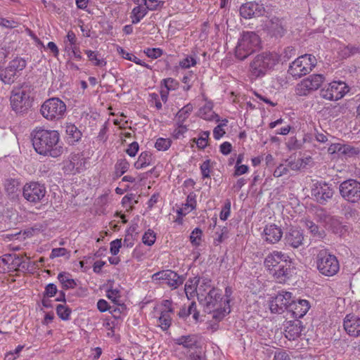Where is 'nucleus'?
<instances>
[{
  "mask_svg": "<svg viewBox=\"0 0 360 360\" xmlns=\"http://www.w3.org/2000/svg\"><path fill=\"white\" fill-rule=\"evenodd\" d=\"M129 163L125 159L119 160L115 164V174L117 177L121 176L129 169Z\"/></svg>",
  "mask_w": 360,
  "mask_h": 360,
  "instance_id": "42",
  "label": "nucleus"
},
{
  "mask_svg": "<svg viewBox=\"0 0 360 360\" xmlns=\"http://www.w3.org/2000/svg\"><path fill=\"white\" fill-rule=\"evenodd\" d=\"M152 154L148 151L142 152L138 160L134 163L136 169H139L146 167L151 164Z\"/></svg>",
  "mask_w": 360,
  "mask_h": 360,
  "instance_id": "33",
  "label": "nucleus"
},
{
  "mask_svg": "<svg viewBox=\"0 0 360 360\" xmlns=\"http://www.w3.org/2000/svg\"><path fill=\"white\" fill-rule=\"evenodd\" d=\"M303 240V233L299 229H290L285 236V244L293 248H297L302 245Z\"/></svg>",
  "mask_w": 360,
  "mask_h": 360,
  "instance_id": "23",
  "label": "nucleus"
},
{
  "mask_svg": "<svg viewBox=\"0 0 360 360\" xmlns=\"http://www.w3.org/2000/svg\"><path fill=\"white\" fill-rule=\"evenodd\" d=\"M339 192L345 200L357 203L360 201V181L353 179L345 180L339 186Z\"/></svg>",
  "mask_w": 360,
  "mask_h": 360,
  "instance_id": "9",
  "label": "nucleus"
},
{
  "mask_svg": "<svg viewBox=\"0 0 360 360\" xmlns=\"http://www.w3.org/2000/svg\"><path fill=\"white\" fill-rule=\"evenodd\" d=\"M312 198L321 205H326L333 196L334 191L331 185L323 181L313 184L311 188Z\"/></svg>",
  "mask_w": 360,
  "mask_h": 360,
  "instance_id": "11",
  "label": "nucleus"
},
{
  "mask_svg": "<svg viewBox=\"0 0 360 360\" xmlns=\"http://www.w3.org/2000/svg\"><path fill=\"white\" fill-rule=\"evenodd\" d=\"M262 236L264 240L269 244H275L278 243L282 238L283 231L280 226L275 224L266 225Z\"/></svg>",
  "mask_w": 360,
  "mask_h": 360,
  "instance_id": "20",
  "label": "nucleus"
},
{
  "mask_svg": "<svg viewBox=\"0 0 360 360\" xmlns=\"http://www.w3.org/2000/svg\"><path fill=\"white\" fill-rule=\"evenodd\" d=\"M315 262L317 270L324 276H333L340 270V263L338 258L326 249L319 251L316 256Z\"/></svg>",
  "mask_w": 360,
  "mask_h": 360,
  "instance_id": "4",
  "label": "nucleus"
},
{
  "mask_svg": "<svg viewBox=\"0 0 360 360\" xmlns=\"http://www.w3.org/2000/svg\"><path fill=\"white\" fill-rule=\"evenodd\" d=\"M46 194V188L44 184L39 181L26 183L22 188V196L31 203L41 202Z\"/></svg>",
  "mask_w": 360,
  "mask_h": 360,
  "instance_id": "8",
  "label": "nucleus"
},
{
  "mask_svg": "<svg viewBox=\"0 0 360 360\" xmlns=\"http://www.w3.org/2000/svg\"><path fill=\"white\" fill-rule=\"evenodd\" d=\"M58 279L65 290L75 288L77 285L76 281L71 278L70 274L60 272L58 275Z\"/></svg>",
  "mask_w": 360,
  "mask_h": 360,
  "instance_id": "32",
  "label": "nucleus"
},
{
  "mask_svg": "<svg viewBox=\"0 0 360 360\" xmlns=\"http://www.w3.org/2000/svg\"><path fill=\"white\" fill-rule=\"evenodd\" d=\"M26 65L27 63L25 59L16 58L10 62L8 67L17 73V72L22 70L26 67Z\"/></svg>",
  "mask_w": 360,
  "mask_h": 360,
  "instance_id": "41",
  "label": "nucleus"
},
{
  "mask_svg": "<svg viewBox=\"0 0 360 360\" xmlns=\"http://www.w3.org/2000/svg\"><path fill=\"white\" fill-rule=\"evenodd\" d=\"M325 79L322 74H314L309 76L299 83L295 89L297 95L307 96L311 91L318 89Z\"/></svg>",
  "mask_w": 360,
  "mask_h": 360,
  "instance_id": "12",
  "label": "nucleus"
},
{
  "mask_svg": "<svg viewBox=\"0 0 360 360\" xmlns=\"http://www.w3.org/2000/svg\"><path fill=\"white\" fill-rule=\"evenodd\" d=\"M122 246V239H116L110 243V252L112 255H117Z\"/></svg>",
  "mask_w": 360,
  "mask_h": 360,
  "instance_id": "56",
  "label": "nucleus"
},
{
  "mask_svg": "<svg viewBox=\"0 0 360 360\" xmlns=\"http://www.w3.org/2000/svg\"><path fill=\"white\" fill-rule=\"evenodd\" d=\"M348 91L349 88L345 82L335 81L321 89L320 96L330 101H338L342 98Z\"/></svg>",
  "mask_w": 360,
  "mask_h": 360,
  "instance_id": "13",
  "label": "nucleus"
},
{
  "mask_svg": "<svg viewBox=\"0 0 360 360\" xmlns=\"http://www.w3.org/2000/svg\"><path fill=\"white\" fill-rule=\"evenodd\" d=\"M30 136L33 148L38 154L56 158L63 153V143L58 131L36 128Z\"/></svg>",
  "mask_w": 360,
  "mask_h": 360,
  "instance_id": "1",
  "label": "nucleus"
},
{
  "mask_svg": "<svg viewBox=\"0 0 360 360\" xmlns=\"http://www.w3.org/2000/svg\"><path fill=\"white\" fill-rule=\"evenodd\" d=\"M195 64L196 60L192 56H187L179 63L180 66L183 68H189Z\"/></svg>",
  "mask_w": 360,
  "mask_h": 360,
  "instance_id": "55",
  "label": "nucleus"
},
{
  "mask_svg": "<svg viewBox=\"0 0 360 360\" xmlns=\"http://www.w3.org/2000/svg\"><path fill=\"white\" fill-rule=\"evenodd\" d=\"M97 308L101 312H105L111 309V307L105 300L101 299L97 302Z\"/></svg>",
  "mask_w": 360,
  "mask_h": 360,
  "instance_id": "63",
  "label": "nucleus"
},
{
  "mask_svg": "<svg viewBox=\"0 0 360 360\" xmlns=\"http://www.w3.org/2000/svg\"><path fill=\"white\" fill-rule=\"evenodd\" d=\"M198 300L203 306L204 311L210 314L214 309L224 306V300L218 290L212 288L207 295L198 294Z\"/></svg>",
  "mask_w": 360,
  "mask_h": 360,
  "instance_id": "10",
  "label": "nucleus"
},
{
  "mask_svg": "<svg viewBox=\"0 0 360 360\" xmlns=\"http://www.w3.org/2000/svg\"><path fill=\"white\" fill-rule=\"evenodd\" d=\"M292 300V294L290 292L283 290L278 291V294L272 297L269 304V309L271 313L282 314L287 310L288 305Z\"/></svg>",
  "mask_w": 360,
  "mask_h": 360,
  "instance_id": "14",
  "label": "nucleus"
},
{
  "mask_svg": "<svg viewBox=\"0 0 360 360\" xmlns=\"http://www.w3.org/2000/svg\"><path fill=\"white\" fill-rule=\"evenodd\" d=\"M200 285L198 286V291L202 293V291H205L207 288L211 287V280L208 278L202 277L200 278Z\"/></svg>",
  "mask_w": 360,
  "mask_h": 360,
  "instance_id": "58",
  "label": "nucleus"
},
{
  "mask_svg": "<svg viewBox=\"0 0 360 360\" xmlns=\"http://www.w3.org/2000/svg\"><path fill=\"white\" fill-rule=\"evenodd\" d=\"M265 12L263 5L255 1L246 2L240 7V15L245 19L262 16Z\"/></svg>",
  "mask_w": 360,
  "mask_h": 360,
  "instance_id": "17",
  "label": "nucleus"
},
{
  "mask_svg": "<svg viewBox=\"0 0 360 360\" xmlns=\"http://www.w3.org/2000/svg\"><path fill=\"white\" fill-rule=\"evenodd\" d=\"M42 116L48 120L61 119L66 112V105L58 98L47 99L40 109Z\"/></svg>",
  "mask_w": 360,
  "mask_h": 360,
  "instance_id": "7",
  "label": "nucleus"
},
{
  "mask_svg": "<svg viewBox=\"0 0 360 360\" xmlns=\"http://www.w3.org/2000/svg\"><path fill=\"white\" fill-rule=\"evenodd\" d=\"M70 162L72 163L76 167H79L83 163V158H82V155L79 153L72 154L70 156Z\"/></svg>",
  "mask_w": 360,
  "mask_h": 360,
  "instance_id": "62",
  "label": "nucleus"
},
{
  "mask_svg": "<svg viewBox=\"0 0 360 360\" xmlns=\"http://www.w3.org/2000/svg\"><path fill=\"white\" fill-rule=\"evenodd\" d=\"M56 314L63 321H68L70 319L72 309L65 304H58L56 307Z\"/></svg>",
  "mask_w": 360,
  "mask_h": 360,
  "instance_id": "37",
  "label": "nucleus"
},
{
  "mask_svg": "<svg viewBox=\"0 0 360 360\" xmlns=\"http://www.w3.org/2000/svg\"><path fill=\"white\" fill-rule=\"evenodd\" d=\"M171 140L169 139L159 138L157 139L155 147L158 150H167L171 146Z\"/></svg>",
  "mask_w": 360,
  "mask_h": 360,
  "instance_id": "48",
  "label": "nucleus"
},
{
  "mask_svg": "<svg viewBox=\"0 0 360 360\" xmlns=\"http://www.w3.org/2000/svg\"><path fill=\"white\" fill-rule=\"evenodd\" d=\"M156 236L155 233L151 229H148L145 232L142 237V241L145 245L151 246L155 242Z\"/></svg>",
  "mask_w": 360,
  "mask_h": 360,
  "instance_id": "47",
  "label": "nucleus"
},
{
  "mask_svg": "<svg viewBox=\"0 0 360 360\" xmlns=\"http://www.w3.org/2000/svg\"><path fill=\"white\" fill-rule=\"evenodd\" d=\"M179 85V82L173 78L169 77L162 79L161 82L160 96L163 102L167 101L169 91L176 89Z\"/></svg>",
  "mask_w": 360,
  "mask_h": 360,
  "instance_id": "25",
  "label": "nucleus"
},
{
  "mask_svg": "<svg viewBox=\"0 0 360 360\" xmlns=\"http://www.w3.org/2000/svg\"><path fill=\"white\" fill-rule=\"evenodd\" d=\"M139 144L137 142L134 141L129 145L127 149L126 150V153L131 157H134L138 150H139Z\"/></svg>",
  "mask_w": 360,
  "mask_h": 360,
  "instance_id": "59",
  "label": "nucleus"
},
{
  "mask_svg": "<svg viewBox=\"0 0 360 360\" xmlns=\"http://www.w3.org/2000/svg\"><path fill=\"white\" fill-rule=\"evenodd\" d=\"M147 14L146 8L141 6H136L131 12V18L133 24H137Z\"/></svg>",
  "mask_w": 360,
  "mask_h": 360,
  "instance_id": "40",
  "label": "nucleus"
},
{
  "mask_svg": "<svg viewBox=\"0 0 360 360\" xmlns=\"http://www.w3.org/2000/svg\"><path fill=\"white\" fill-rule=\"evenodd\" d=\"M159 326L163 330H167L172 324V318L168 311H162L158 319Z\"/></svg>",
  "mask_w": 360,
  "mask_h": 360,
  "instance_id": "43",
  "label": "nucleus"
},
{
  "mask_svg": "<svg viewBox=\"0 0 360 360\" xmlns=\"http://www.w3.org/2000/svg\"><path fill=\"white\" fill-rule=\"evenodd\" d=\"M306 226L309 231L314 235L319 237H322L323 233L319 231V226L311 221H307L305 222Z\"/></svg>",
  "mask_w": 360,
  "mask_h": 360,
  "instance_id": "53",
  "label": "nucleus"
},
{
  "mask_svg": "<svg viewBox=\"0 0 360 360\" xmlns=\"http://www.w3.org/2000/svg\"><path fill=\"white\" fill-rule=\"evenodd\" d=\"M261 40L254 32H243L235 48L236 57L243 60L259 49Z\"/></svg>",
  "mask_w": 360,
  "mask_h": 360,
  "instance_id": "3",
  "label": "nucleus"
},
{
  "mask_svg": "<svg viewBox=\"0 0 360 360\" xmlns=\"http://www.w3.org/2000/svg\"><path fill=\"white\" fill-rule=\"evenodd\" d=\"M65 131L68 141L71 145L78 142L82 136L81 131L75 124L71 123L66 124Z\"/></svg>",
  "mask_w": 360,
  "mask_h": 360,
  "instance_id": "27",
  "label": "nucleus"
},
{
  "mask_svg": "<svg viewBox=\"0 0 360 360\" xmlns=\"http://www.w3.org/2000/svg\"><path fill=\"white\" fill-rule=\"evenodd\" d=\"M68 250L64 248H53L50 255V258L53 259L58 257L65 256L68 254Z\"/></svg>",
  "mask_w": 360,
  "mask_h": 360,
  "instance_id": "57",
  "label": "nucleus"
},
{
  "mask_svg": "<svg viewBox=\"0 0 360 360\" xmlns=\"http://www.w3.org/2000/svg\"><path fill=\"white\" fill-rule=\"evenodd\" d=\"M295 266H293L292 259L288 256L283 260V263L280 264L274 271L271 274L274 278L278 280L279 283H285L289 280L293 275Z\"/></svg>",
  "mask_w": 360,
  "mask_h": 360,
  "instance_id": "15",
  "label": "nucleus"
},
{
  "mask_svg": "<svg viewBox=\"0 0 360 360\" xmlns=\"http://www.w3.org/2000/svg\"><path fill=\"white\" fill-rule=\"evenodd\" d=\"M229 299H224V306L219 308L214 309L210 314H212V319L217 322L221 321L227 314L231 311Z\"/></svg>",
  "mask_w": 360,
  "mask_h": 360,
  "instance_id": "29",
  "label": "nucleus"
},
{
  "mask_svg": "<svg viewBox=\"0 0 360 360\" xmlns=\"http://www.w3.org/2000/svg\"><path fill=\"white\" fill-rule=\"evenodd\" d=\"M210 160H207L200 166L201 174L203 178L210 177Z\"/></svg>",
  "mask_w": 360,
  "mask_h": 360,
  "instance_id": "60",
  "label": "nucleus"
},
{
  "mask_svg": "<svg viewBox=\"0 0 360 360\" xmlns=\"http://www.w3.org/2000/svg\"><path fill=\"white\" fill-rule=\"evenodd\" d=\"M120 290L117 289H109L106 291V296L111 300L115 304L120 305L119 299L120 297Z\"/></svg>",
  "mask_w": 360,
  "mask_h": 360,
  "instance_id": "51",
  "label": "nucleus"
},
{
  "mask_svg": "<svg viewBox=\"0 0 360 360\" xmlns=\"http://www.w3.org/2000/svg\"><path fill=\"white\" fill-rule=\"evenodd\" d=\"M195 197L196 195L193 192L190 193L187 196L186 202L182 208L177 210V213L179 215L185 216L186 214L193 210L196 207Z\"/></svg>",
  "mask_w": 360,
  "mask_h": 360,
  "instance_id": "31",
  "label": "nucleus"
},
{
  "mask_svg": "<svg viewBox=\"0 0 360 360\" xmlns=\"http://www.w3.org/2000/svg\"><path fill=\"white\" fill-rule=\"evenodd\" d=\"M143 52L148 57L153 59H156L160 57L163 53L162 50L159 48H148L145 49Z\"/></svg>",
  "mask_w": 360,
  "mask_h": 360,
  "instance_id": "49",
  "label": "nucleus"
},
{
  "mask_svg": "<svg viewBox=\"0 0 360 360\" xmlns=\"http://www.w3.org/2000/svg\"><path fill=\"white\" fill-rule=\"evenodd\" d=\"M193 105L188 103L180 109L176 115V124H184L193 110Z\"/></svg>",
  "mask_w": 360,
  "mask_h": 360,
  "instance_id": "34",
  "label": "nucleus"
},
{
  "mask_svg": "<svg viewBox=\"0 0 360 360\" xmlns=\"http://www.w3.org/2000/svg\"><path fill=\"white\" fill-rule=\"evenodd\" d=\"M288 172V168L285 166H284L283 165L281 164L274 170V176L275 177H280V176H283V174H287Z\"/></svg>",
  "mask_w": 360,
  "mask_h": 360,
  "instance_id": "64",
  "label": "nucleus"
},
{
  "mask_svg": "<svg viewBox=\"0 0 360 360\" xmlns=\"http://www.w3.org/2000/svg\"><path fill=\"white\" fill-rule=\"evenodd\" d=\"M57 286L54 283H49L46 285L45 290L43 292L44 297H53L58 292Z\"/></svg>",
  "mask_w": 360,
  "mask_h": 360,
  "instance_id": "50",
  "label": "nucleus"
},
{
  "mask_svg": "<svg viewBox=\"0 0 360 360\" xmlns=\"http://www.w3.org/2000/svg\"><path fill=\"white\" fill-rule=\"evenodd\" d=\"M4 188L8 195L14 198L20 191V182L15 179H8L4 183Z\"/></svg>",
  "mask_w": 360,
  "mask_h": 360,
  "instance_id": "30",
  "label": "nucleus"
},
{
  "mask_svg": "<svg viewBox=\"0 0 360 360\" xmlns=\"http://www.w3.org/2000/svg\"><path fill=\"white\" fill-rule=\"evenodd\" d=\"M152 278L155 281H164L167 285L174 289L177 288L184 283V281L183 277L179 276L176 272L172 270L159 271L154 274Z\"/></svg>",
  "mask_w": 360,
  "mask_h": 360,
  "instance_id": "16",
  "label": "nucleus"
},
{
  "mask_svg": "<svg viewBox=\"0 0 360 360\" xmlns=\"http://www.w3.org/2000/svg\"><path fill=\"white\" fill-rule=\"evenodd\" d=\"M302 329L303 326L300 320L290 321L285 326L284 335L289 340H295L300 336Z\"/></svg>",
  "mask_w": 360,
  "mask_h": 360,
  "instance_id": "22",
  "label": "nucleus"
},
{
  "mask_svg": "<svg viewBox=\"0 0 360 360\" xmlns=\"http://www.w3.org/2000/svg\"><path fill=\"white\" fill-rule=\"evenodd\" d=\"M359 52V47L349 44L347 46H343L342 48H340V54L342 58H347Z\"/></svg>",
  "mask_w": 360,
  "mask_h": 360,
  "instance_id": "44",
  "label": "nucleus"
},
{
  "mask_svg": "<svg viewBox=\"0 0 360 360\" xmlns=\"http://www.w3.org/2000/svg\"><path fill=\"white\" fill-rule=\"evenodd\" d=\"M231 212V202L229 200H227L224 206L223 207L219 217L221 220L225 221L228 219Z\"/></svg>",
  "mask_w": 360,
  "mask_h": 360,
  "instance_id": "52",
  "label": "nucleus"
},
{
  "mask_svg": "<svg viewBox=\"0 0 360 360\" xmlns=\"http://www.w3.org/2000/svg\"><path fill=\"white\" fill-rule=\"evenodd\" d=\"M210 132L208 131H202L198 139L194 138L193 141L196 143L200 149H204L207 145Z\"/></svg>",
  "mask_w": 360,
  "mask_h": 360,
  "instance_id": "45",
  "label": "nucleus"
},
{
  "mask_svg": "<svg viewBox=\"0 0 360 360\" xmlns=\"http://www.w3.org/2000/svg\"><path fill=\"white\" fill-rule=\"evenodd\" d=\"M85 53L90 61L93 63L95 66L103 67L106 65V61L103 58H100L98 51H94L91 50H86Z\"/></svg>",
  "mask_w": 360,
  "mask_h": 360,
  "instance_id": "36",
  "label": "nucleus"
},
{
  "mask_svg": "<svg viewBox=\"0 0 360 360\" xmlns=\"http://www.w3.org/2000/svg\"><path fill=\"white\" fill-rule=\"evenodd\" d=\"M117 51L122 56V57L123 58H124L126 60H130V61H133L136 64L141 65H142L143 67H146V68H147L148 69H151L150 65L146 64L145 62L141 61L139 58L136 57L134 55L128 53L124 49H123L122 47H118L117 48Z\"/></svg>",
  "mask_w": 360,
  "mask_h": 360,
  "instance_id": "35",
  "label": "nucleus"
},
{
  "mask_svg": "<svg viewBox=\"0 0 360 360\" xmlns=\"http://www.w3.org/2000/svg\"><path fill=\"white\" fill-rule=\"evenodd\" d=\"M160 3V1H158V0H143V4L146 6V10H156Z\"/></svg>",
  "mask_w": 360,
  "mask_h": 360,
  "instance_id": "61",
  "label": "nucleus"
},
{
  "mask_svg": "<svg viewBox=\"0 0 360 360\" xmlns=\"http://www.w3.org/2000/svg\"><path fill=\"white\" fill-rule=\"evenodd\" d=\"M202 235V231L200 228L194 229L190 236V241L193 245L198 246L200 245Z\"/></svg>",
  "mask_w": 360,
  "mask_h": 360,
  "instance_id": "46",
  "label": "nucleus"
},
{
  "mask_svg": "<svg viewBox=\"0 0 360 360\" xmlns=\"http://www.w3.org/2000/svg\"><path fill=\"white\" fill-rule=\"evenodd\" d=\"M266 26L268 33L271 37H282L285 32V28L282 20L277 17L271 18Z\"/></svg>",
  "mask_w": 360,
  "mask_h": 360,
  "instance_id": "24",
  "label": "nucleus"
},
{
  "mask_svg": "<svg viewBox=\"0 0 360 360\" xmlns=\"http://www.w3.org/2000/svg\"><path fill=\"white\" fill-rule=\"evenodd\" d=\"M176 125H177V127L173 131L172 136L174 139H178L180 137H181L184 134L185 132L187 131L188 128L184 124H176Z\"/></svg>",
  "mask_w": 360,
  "mask_h": 360,
  "instance_id": "54",
  "label": "nucleus"
},
{
  "mask_svg": "<svg viewBox=\"0 0 360 360\" xmlns=\"http://www.w3.org/2000/svg\"><path fill=\"white\" fill-rule=\"evenodd\" d=\"M316 65L315 56L304 54L295 59L289 66L288 72L293 77L300 78L309 73Z\"/></svg>",
  "mask_w": 360,
  "mask_h": 360,
  "instance_id": "6",
  "label": "nucleus"
},
{
  "mask_svg": "<svg viewBox=\"0 0 360 360\" xmlns=\"http://www.w3.org/2000/svg\"><path fill=\"white\" fill-rule=\"evenodd\" d=\"M30 94V87L25 84L13 88L10 100L11 108L16 113L23 114L32 107Z\"/></svg>",
  "mask_w": 360,
  "mask_h": 360,
  "instance_id": "5",
  "label": "nucleus"
},
{
  "mask_svg": "<svg viewBox=\"0 0 360 360\" xmlns=\"http://www.w3.org/2000/svg\"><path fill=\"white\" fill-rule=\"evenodd\" d=\"M200 278L193 277L189 278L185 284V293L188 300L193 297L195 295L198 297V294L202 295L198 291V283H200Z\"/></svg>",
  "mask_w": 360,
  "mask_h": 360,
  "instance_id": "26",
  "label": "nucleus"
},
{
  "mask_svg": "<svg viewBox=\"0 0 360 360\" xmlns=\"http://www.w3.org/2000/svg\"><path fill=\"white\" fill-rule=\"evenodd\" d=\"M0 79L4 84H11L16 79V72L7 67L1 72Z\"/></svg>",
  "mask_w": 360,
  "mask_h": 360,
  "instance_id": "38",
  "label": "nucleus"
},
{
  "mask_svg": "<svg viewBox=\"0 0 360 360\" xmlns=\"http://www.w3.org/2000/svg\"><path fill=\"white\" fill-rule=\"evenodd\" d=\"M280 60V56L274 51L257 54L250 63L249 72L252 79L264 77L271 72Z\"/></svg>",
  "mask_w": 360,
  "mask_h": 360,
  "instance_id": "2",
  "label": "nucleus"
},
{
  "mask_svg": "<svg viewBox=\"0 0 360 360\" xmlns=\"http://www.w3.org/2000/svg\"><path fill=\"white\" fill-rule=\"evenodd\" d=\"M343 326L349 335L353 337L360 336L359 317L353 314H347L344 319Z\"/></svg>",
  "mask_w": 360,
  "mask_h": 360,
  "instance_id": "21",
  "label": "nucleus"
},
{
  "mask_svg": "<svg viewBox=\"0 0 360 360\" xmlns=\"http://www.w3.org/2000/svg\"><path fill=\"white\" fill-rule=\"evenodd\" d=\"M338 153L345 155L347 157H353L359 153V150L357 148L353 147L350 145L338 146Z\"/></svg>",
  "mask_w": 360,
  "mask_h": 360,
  "instance_id": "39",
  "label": "nucleus"
},
{
  "mask_svg": "<svg viewBox=\"0 0 360 360\" xmlns=\"http://www.w3.org/2000/svg\"><path fill=\"white\" fill-rule=\"evenodd\" d=\"M174 341L176 345H181L188 349L195 347L198 342L195 335H182L174 339Z\"/></svg>",
  "mask_w": 360,
  "mask_h": 360,
  "instance_id": "28",
  "label": "nucleus"
},
{
  "mask_svg": "<svg viewBox=\"0 0 360 360\" xmlns=\"http://www.w3.org/2000/svg\"><path fill=\"white\" fill-rule=\"evenodd\" d=\"M288 255L281 251L274 250L269 253L264 259V264L266 270L271 274L274 269L278 266L280 264L283 263V260L288 258Z\"/></svg>",
  "mask_w": 360,
  "mask_h": 360,
  "instance_id": "18",
  "label": "nucleus"
},
{
  "mask_svg": "<svg viewBox=\"0 0 360 360\" xmlns=\"http://www.w3.org/2000/svg\"><path fill=\"white\" fill-rule=\"evenodd\" d=\"M287 311L291 313L292 317L296 319L303 317L310 308L309 302L306 300L299 299L295 300L292 297Z\"/></svg>",
  "mask_w": 360,
  "mask_h": 360,
  "instance_id": "19",
  "label": "nucleus"
}]
</instances>
